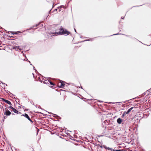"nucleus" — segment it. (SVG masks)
<instances>
[{"label":"nucleus","instance_id":"obj_19","mask_svg":"<svg viewBox=\"0 0 151 151\" xmlns=\"http://www.w3.org/2000/svg\"><path fill=\"white\" fill-rule=\"evenodd\" d=\"M124 17H121V19H124Z\"/></svg>","mask_w":151,"mask_h":151},{"label":"nucleus","instance_id":"obj_20","mask_svg":"<svg viewBox=\"0 0 151 151\" xmlns=\"http://www.w3.org/2000/svg\"><path fill=\"white\" fill-rule=\"evenodd\" d=\"M118 34H114L113 35H118Z\"/></svg>","mask_w":151,"mask_h":151},{"label":"nucleus","instance_id":"obj_13","mask_svg":"<svg viewBox=\"0 0 151 151\" xmlns=\"http://www.w3.org/2000/svg\"><path fill=\"white\" fill-rule=\"evenodd\" d=\"M126 115V114H125V113L124 112L123 115L122 116V117H123Z\"/></svg>","mask_w":151,"mask_h":151},{"label":"nucleus","instance_id":"obj_23","mask_svg":"<svg viewBox=\"0 0 151 151\" xmlns=\"http://www.w3.org/2000/svg\"><path fill=\"white\" fill-rule=\"evenodd\" d=\"M33 68H34V69L35 70V67H33Z\"/></svg>","mask_w":151,"mask_h":151},{"label":"nucleus","instance_id":"obj_17","mask_svg":"<svg viewBox=\"0 0 151 151\" xmlns=\"http://www.w3.org/2000/svg\"><path fill=\"white\" fill-rule=\"evenodd\" d=\"M17 114H21V113L20 112L18 111V113H17Z\"/></svg>","mask_w":151,"mask_h":151},{"label":"nucleus","instance_id":"obj_11","mask_svg":"<svg viewBox=\"0 0 151 151\" xmlns=\"http://www.w3.org/2000/svg\"><path fill=\"white\" fill-rule=\"evenodd\" d=\"M107 149H108V150H111V151H112L113 150V149L112 148H109V147H107Z\"/></svg>","mask_w":151,"mask_h":151},{"label":"nucleus","instance_id":"obj_7","mask_svg":"<svg viewBox=\"0 0 151 151\" xmlns=\"http://www.w3.org/2000/svg\"><path fill=\"white\" fill-rule=\"evenodd\" d=\"M60 84V85L59 87L60 88H63L65 85V83L62 82Z\"/></svg>","mask_w":151,"mask_h":151},{"label":"nucleus","instance_id":"obj_4","mask_svg":"<svg viewBox=\"0 0 151 151\" xmlns=\"http://www.w3.org/2000/svg\"><path fill=\"white\" fill-rule=\"evenodd\" d=\"M13 48L17 51H20L21 50V49L20 47L18 46H16L14 47Z\"/></svg>","mask_w":151,"mask_h":151},{"label":"nucleus","instance_id":"obj_3","mask_svg":"<svg viewBox=\"0 0 151 151\" xmlns=\"http://www.w3.org/2000/svg\"><path fill=\"white\" fill-rule=\"evenodd\" d=\"M21 116H24L25 117L27 118L29 121L31 122H32V121L31 120L30 118L29 117L28 115L27 114H25L24 115L22 114V115H21Z\"/></svg>","mask_w":151,"mask_h":151},{"label":"nucleus","instance_id":"obj_15","mask_svg":"<svg viewBox=\"0 0 151 151\" xmlns=\"http://www.w3.org/2000/svg\"><path fill=\"white\" fill-rule=\"evenodd\" d=\"M113 151H122L121 150H114Z\"/></svg>","mask_w":151,"mask_h":151},{"label":"nucleus","instance_id":"obj_9","mask_svg":"<svg viewBox=\"0 0 151 151\" xmlns=\"http://www.w3.org/2000/svg\"><path fill=\"white\" fill-rule=\"evenodd\" d=\"M11 32L12 35H17L18 34V33H21V32L19 31H18L17 32Z\"/></svg>","mask_w":151,"mask_h":151},{"label":"nucleus","instance_id":"obj_24","mask_svg":"<svg viewBox=\"0 0 151 151\" xmlns=\"http://www.w3.org/2000/svg\"><path fill=\"white\" fill-rule=\"evenodd\" d=\"M29 63H30V62L29 61Z\"/></svg>","mask_w":151,"mask_h":151},{"label":"nucleus","instance_id":"obj_10","mask_svg":"<svg viewBox=\"0 0 151 151\" xmlns=\"http://www.w3.org/2000/svg\"><path fill=\"white\" fill-rule=\"evenodd\" d=\"M12 111L15 113H18V111L14 108L13 109Z\"/></svg>","mask_w":151,"mask_h":151},{"label":"nucleus","instance_id":"obj_18","mask_svg":"<svg viewBox=\"0 0 151 151\" xmlns=\"http://www.w3.org/2000/svg\"><path fill=\"white\" fill-rule=\"evenodd\" d=\"M90 39H89V40H84L83 41H90Z\"/></svg>","mask_w":151,"mask_h":151},{"label":"nucleus","instance_id":"obj_21","mask_svg":"<svg viewBox=\"0 0 151 151\" xmlns=\"http://www.w3.org/2000/svg\"><path fill=\"white\" fill-rule=\"evenodd\" d=\"M74 30H75V32H76V29H74Z\"/></svg>","mask_w":151,"mask_h":151},{"label":"nucleus","instance_id":"obj_16","mask_svg":"<svg viewBox=\"0 0 151 151\" xmlns=\"http://www.w3.org/2000/svg\"><path fill=\"white\" fill-rule=\"evenodd\" d=\"M39 24H37L35 25V26H34L32 28H31L30 29H32V28H34V27H36L38 26Z\"/></svg>","mask_w":151,"mask_h":151},{"label":"nucleus","instance_id":"obj_2","mask_svg":"<svg viewBox=\"0 0 151 151\" xmlns=\"http://www.w3.org/2000/svg\"><path fill=\"white\" fill-rule=\"evenodd\" d=\"M11 114V112L6 108V111L4 113V114L7 116H9Z\"/></svg>","mask_w":151,"mask_h":151},{"label":"nucleus","instance_id":"obj_6","mask_svg":"<svg viewBox=\"0 0 151 151\" xmlns=\"http://www.w3.org/2000/svg\"><path fill=\"white\" fill-rule=\"evenodd\" d=\"M133 108V107H131L127 111H125L124 112L126 114H128L132 109Z\"/></svg>","mask_w":151,"mask_h":151},{"label":"nucleus","instance_id":"obj_12","mask_svg":"<svg viewBox=\"0 0 151 151\" xmlns=\"http://www.w3.org/2000/svg\"><path fill=\"white\" fill-rule=\"evenodd\" d=\"M50 84L53 86H54L55 84L51 81L50 82Z\"/></svg>","mask_w":151,"mask_h":151},{"label":"nucleus","instance_id":"obj_22","mask_svg":"<svg viewBox=\"0 0 151 151\" xmlns=\"http://www.w3.org/2000/svg\"><path fill=\"white\" fill-rule=\"evenodd\" d=\"M12 114L13 115H14V114L13 113H12Z\"/></svg>","mask_w":151,"mask_h":151},{"label":"nucleus","instance_id":"obj_5","mask_svg":"<svg viewBox=\"0 0 151 151\" xmlns=\"http://www.w3.org/2000/svg\"><path fill=\"white\" fill-rule=\"evenodd\" d=\"M1 99L3 100L6 103L8 104L9 105H11L12 104L11 102L9 101L6 100L3 98H2Z\"/></svg>","mask_w":151,"mask_h":151},{"label":"nucleus","instance_id":"obj_14","mask_svg":"<svg viewBox=\"0 0 151 151\" xmlns=\"http://www.w3.org/2000/svg\"><path fill=\"white\" fill-rule=\"evenodd\" d=\"M9 107V108H10V109H12V110H13V109H14V108L12 106H10Z\"/></svg>","mask_w":151,"mask_h":151},{"label":"nucleus","instance_id":"obj_8","mask_svg":"<svg viewBox=\"0 0 151 151\" xmlns=\"http://www.w3.org/2000/svg\"><path fill=\"white\" fill-rule=\"evenodd\" d=\"M122 120L120 118H119L117 119V122L118 123L120 124L122 123Z\"/></svg>","mask_w":151,"mask_h":151},{"label":"nucleus","instance_id":"obj_1","mask_svg":"<svg viewBox=\"0 0 151 151\" xmlns=\"http://www.w3.org/2000/svg\"><path fill=\"white\" fill-rule=\"evenodd\" d=\"M58 32H56L55 33L58 34H63L65 35H68L70 33V32L66 30H64L62 28V27L60 28V31L58 33Z\"/></svg>","mask_w":151,"mask_h":151}]
</instances>
